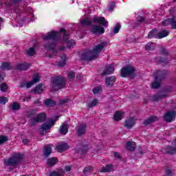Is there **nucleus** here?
I'll return each mask as SVG.
<instances>
[{
    "instance_id": "obj_1",
    "label": "nucleus",
    "mask_w": 176,
    "mask_h": 176,
    "mask_svg": "<svg viewBox=\"0 0 176 176\" xmlns=\"http://www.w3.org/2000/svg\"><path fill=\"white\" fill-rule=\"evenodd\" d=\"M104 46H107V43H101L100 44L96 46V47L92 50H85L82 53L80 54V57L82 60H87L91 61V60H94L98 57V54Z\"/></svg>"
},
{
    "instance_id": "obj_2",
    "label": "nucleus",
    "mask_w": 176,
    "mask_h": 176,
    "mask_svg": "<svg viewBox=\"0 0 176 176\" xmlns=\"http://www.w3.org/2000/svg\"><path fill=\"white\" fill-rule=\"evenodd\" d=\"M43 39L48 41V43L44 45L47 50H54L56 47V42L60 39V33L57 32H50L43 36Z\"/></svg>"
},
{
    "instance_id": "obj_3",
    "label": "nucleus",
    "mask_w": 176,
    "mask_h": 176,
    "mask_svg": "<svg viewBox=\"0 0 176 176\" xmlns=\"http://www.w3.org/2000/svg\"><path fill=\"white\" fill-rule=\"evenodd\" d=\"M65 86V78L61 76L52 78V85L50 89L52 91H57Z\"/></svg>"
},
{
    "instance_id": "obj_4",
    "label": "nucleus",
    "mask_w": 176,
    "mask_h": 176,
    "mask_svg": "<svg viewBox=\"0 0 176 176\" xmlns=\"http://www.w3.org/2000/svg\"><path fill=\"white\" fill-rule=\"evenodd\" d=\"M21 159H23V155L20 153H15L12 157L4 160V164L5 166H16L21 162Z\"/></svg>"
},
{
    "instance_id": "obj_5",
    "label": "nucleus",
    "mask_w": 176,
    "mask_h": 176,
    "mask_svg": "<svg viewBox=\"0 0 176 176\" xmlns=\"http://www.w3.org/2000/svg\"><path fill=\"white\" fill-rule=\"evenodd\" d=\"M169 32L167 30H162L161 32H157V30H153L148 33V38H156L157 39H162V38H166L168 36Z\"/></svg>"
},
{
    "instance_id": "obj_6",
    "label": "nucleus",
    "mask_w": 176,
    "mask_h": 176,
    "mask_svg": "<svg viewBox=\"0 0 176 176\" xmlns=\"http://www.w3.org/2000/svg\"><path fill=\"white\" fill-rule=\"evenodd\" d=\"M30 126H36V124H38V123L45 122V119H46V114L41 113H38L36 117H31V116H30Z\"/></svg>"
},
{
    "instance_id": "obj_7",
    "label": "nucleus",
    "mask_w": 176,
    "mask_h": 176,
    "mask_svg": "<svg viewBox=\"0 0 176 176\" xmlns=\"http://www.w3.org/2000/svg\"><path fill=\"white\" fill-rule=\"evenodd\" d=\"M135 71V69H134V67L131 65L126 66L121 69V76H122V78H126V76H133Z\"/></svg>"
},
{
    "instance_id": "obj_8",
    "label": "nucleus",
    "mask_w": 176,
    "mask_h": 176,
    "mask_svg": "<svg viewBox=\"0 0 176 176\" xmlns=\"http://www.w3.org/2000/svg\"><path fill=\"white\" fill-rule=\"evenodd\" d=\"M54 120H52L48 121L47 122L44 123L41 126V134H45L46 133V131L49 130L52 126L54 124Z\"/></svg>"
},
{
    "instance_id": "obj_9",
    "label": "nucleus",
    "mask_w": 176,
    "mask_h": 176,
    "mask_svg": "<svg viewBox=\"0 0 176 176\" xmlns=\"http://www.w3.org/2000/svg\"><path fill=\"white\" fill-rule=\"evenodd\" d=\"M176 112L175 111H168L164 116V120L165 122L170 123L175 119Z\"/></svg>"
},
{
    "instance_id": "obj_10",
    "label": "nucleus",
    "mask_w": 176,
    "mask_h": 176,
    "mask_svg": "<svg viewBox=\"0 0 176 176\" xmlns=\"http://www.w3.org/2000/svg\"><path fill=\"white\" fill-rule=\"evenodd\" d=\"M158 76H155V82H154L151 86L153 89H159L160 87V82H157L159 79H162V78H164L163 76V72L160 71L157 73Z\"/></svg>"
},
{
    "instance_id": "obj_11",
    "label": "nucleus",
    "mask_w": 176,
    "mask_h": 176,
    "mask_svg": "<svg viewBox=\"0 0 176 176\" xmlns=\"http://www.w3.org/2000/svg\"><path fill=\"white\" fill-rule=\"evenodd\" d=\"M40 78L41 77L39 76V74H35L33 76L32 80L25 83V87H27V89H30V87H31L33 85H35V83H38V82H39Z\"/></svg>"
},
{
    "instance_id": "obj_12",
    "label": "nucleus",
    "mask_w": 176,
    "mask_h": 176,
    "mask_svg": "<svg viewBox=\"0 0 176 176\" xmlns=\"http://www.w3.org/2000/svg\"><path fill=\"white\" fill-rule=\"evenodd\" d=\"M94 23H97L98 24H101L103 27H107L108 25V21L105 20V18L101 16H95L93 19Z\"/></svg>"
},
{
    "instance_id": "obj_13",
    "label": "nucleus",
    "mask_w": 176,
    "mask_h": 176,
    "mask_svg": "<svg viewBox=\"0 0 176 176\" xmlns=\"http://www.w3.org/2000/svg\"><path fill=\"white\" fill-rule=\"evenodd\" d=\"M91 32L95 34V35H98V34H104V28L100 25H92L91 28Z\"/></svg>"
},
{
    "instance_id": "obj_14",
    "label": "nucleus",
    "mask_w": 176,
    "mask_h": 176,
    "mask_svg": "<svg viewBox=\"0 0 176 176\" xmlns=\"http://www.w3.org/2000/svg\"><path fill=\"white\" fill-rule=\"evenodd\" d=\"M135 124V118H128L125 121L124 126L126 129H131V127H133V126H134Z\"/></svg>"
},
{
    "instance_id": "obj_15",
    "label": "nucleus",
    "mask_w": 176,
    "mask_h": 176,
    "mask_svg": "<svg viewBox=\"0 0 176 176\" xmlns=\"http://www.w3.org/2000/svg\"><path fill=\"white\" fill-rule=\"evenodd\" d=\"M115 71V67L112 65H108L106 66L104 71L102 74V76L105 75H111V74H113V72Z\"/></svg>"
},
{
    "instance_id": "obj_16",
    "label": "nucleus",
    "mask_w": 176,
    "mask_h": 176,
    "mask_svg": "<svg viewBox=\"0 0 176 176\" xmlns=\"http://www.w3.org/2000/svg\"><path fill=\"white\" fill-rule=\"evenodd\" d=\"M31 67L30 63H18L16 66V69H19L20 71H25V69H28Z\"/></svg>"
},
{
    "instance_id": "obj_17",
    "label": "nucleus",
    "mask_w": 176,
    "mask_h": 176,
    "mask_svg": "<svg viewBox=\"0 0 176 176\" xmlns=\"http://www.w3.org/2000/svg\"><path fill=\"white\" fill-rule=\"evenodd\" d=\"M162 152L163 153H165V154L173 155V153H176V149L171 146H167L165 148L162 149Z\"/></svg>"
},
{
    "instance_id": "obj_18",
    "label": "nucleus",
    "mask_w": 176,
    "mask_h": 176,
    "mask_svg": "<svg viewBox=\"0 0 176 176\" xmlns=\"http://www.w3.org/2000/svg\"><path fill=\"white\" fill-rule=\"evenodd\" d=\"M86 133V124H82L78 126H77V133L79 135H82V134H85Z\"/></svg>"
},
{
    "instance_id": "obj_19",
    "label": "nucleus",
    "mask_w": 176,
    "mask_h": 176,
    "mask_svg": "<svg viewBox=\"0 0 176 176\" xmlns=\"http://www.w3.org/2000/svg\"><path fill=\"white\" fill-rule=\"evenodd\" d=\"M60 61L58 63V65L59 67H64V65H65V63L67 61V60H68V58L67 57V56H65V54H61L60 56Z\"/></svg>"
},
{
    "instance_id": "obj_20",
    "label": "nucleus",
    "mask_w": 176,
    "mask_h": 176,
    "mask_svg": "<svg viewBox=\"0 0 176 176\" xmlns=\"http://www.w3.org/2000/svg\"><path fill=\"white\" fill-rule=\"evenodd\" d=\"M67 149H68V144L66 143L59 144L56 146V150L58 152H64V151H67Z\"/></svg>"
},
{
    "instance_id": "obj_21",
    "label": "nucleus",
    "mask_w": 176,
    "mask_h": 176,
    "mask_svg": "<svg viewBox=\"0 0 176 176\" xmlns=\"http://www.w3.org/2000/svg\"><path fill=\"white\" fill-rule=\"evenodd\" d=\"M157 120V116H151L144 121L145 126H149L151 123H153Z\"/></svg>"
},
{
    "instance_id": "obj_22",
    "label": "nucleus",
    "mask_w": 176,
    "mask_h": 176,
    "mask_svg": "<svg viewBox=\"0 0 176 176\" xmlns=\"http://www.w3.org/2000/svg\"><path fill=\"white\" fill-rule=\"evenodd\" d=\"M113 169L111 164H109L106 166H103L100 169V173H111V170Z\"/></svg>"
},
{
    "instance_id": "obj_23",
    "label": "nucleus",
    "mask_w": 176,
    "mask_h": 176,
    "mask_svg": "<svg viewBox=\"0 0 176 176\" xmlns=\"http://www.w3.org/2000/svg\"><path fill=\"white\" fill-rule=\"evenodd\" d=\"M43 90H45V85L43 84H40L34 89V93L35 94H41Z\"/></svg>"
},
{
    "instance_id": "obj_24",
    "label": "nucleus",
    "mask_w": 176,
    "mask_h": 176,
    "mask_svg": "<svg viewBox=\"0 0 176 176\" xmlns=\"http://www.w3.org/2000/svg\"><path fill=\"white\" fill-rule=\"evenodd\" d=\"M135 148H137V144H135V142H128L126 143V149H128V151H134Z\"/></svg>"
},
{
    "instance_id": "obj_25",
    "label": "nucleus",
    "mask_w": 176,
    "mask_h": 176,
    "mask_svg": "<svg viewBox=\"0 0 176 176\" xmlns=\"http://www.w3.org/2000/svg\"><path fill=\"white\" fill-rule=\"evenodd\" d=\"M60 133L63 135H65L68 133V125L67 124H63L60 127Z\"/></svg>"
},
{
    "instance_id": "obj_26",
    "label": "nucleus",
    "mask_w": 176,
    "mask_h": 176,
    "mask_svg": "<svg viewBox=\"0 0 176 176\" xmlns=\"http://www.w3.org/2000/svg\"><path fill=\"white\" fill-rule=\"evenodd\" d=\"M57 163V158L56 157H52L47 160V164L50 167H53L54 164Z\"/></svg>"
},
{
    "instance_id": "obj_27",
    "label": "nucleus",
    "mask_w": 176,
    "mask_h": 176,
    "mask_svg": "<svg viewBox=\"0 0 176 176\" xmlns=\"http://www.w3.org/2000/svg\"><path fill=\"white\" fill-rule=\"evenodd\" d=\"M116 82V78L113 76L106 78V85L107 86H113V83Z\"/></svg>"
},
{
    "instance_id": "obj_28",
    "label": "nucleus",
    "mask_w": 176,
    "mask_h": 176,
    "mask_svg": "<svg viewBox=\"0 0 176 176\" xmlns=\"http://www.w3.org/2000/svg\"><path fill=\"white\" fill-rule=\"evenodd\" d=\"M123 118V114L120 111H116L114 114V120L116 122H119V120H122Z\"/></svg>"
},
{
    "instance_id": "obj_29",
    "label": "nucleus",
    "mask_w": 176,
    "mask_h": 176,
    "mask_svg": "<svg viewBox=\"0 0 176 176\" xmlns=\"http://www.w3.org/2000/svg\"><path fill=\"white\" fill-rule=\"evenodd\" d=\"M50 176H64V171L62 169H59L57 172H52Z\"/></svg>"
},
{
    "instance_id": "obj_30",
    "label": "nucleus",
    "mask_w": 176,
    "mask_h": 176,
    "mask_svg": "<svg viewBox=\"0 0 176 176\" xmlns=\"http://www.w3.org/2000/svg\"><path fill=\"white\" fill-rule=\"evenodd\" d=\"M52 153V147L50 146L47 145L44 148V155L45 156H49Z\"/></svg>"
},
{
    "instance_id": "obj_31",
    "label": "nucleus",
    "mask_w": 176,
    "mask_h": 176,
    "mask_svg": "<svg viewBox=\"0 0 176 176\" xmlns=\"http://www.w3.org/2000/svg\"><path fill=\"white\" fill-rule=\"evenodd\" d=\"M146 50L149 52V50H153L155 49V44L152 43H148L145 46Z\"/></svg>"
},
{
    "instance_id": "obj_32",
    "label": "nucleus",
    "mask_w": 176,
    "mask_h": 176,
    "mask_svg": "<svg viewBox=\"0 0 176 176\" xmlns=\"http://www.w3.org/2000/svg\"><path fill=\"white\" fill-rule=\"evenodd\" d=\"M102 91V88L101 87H96L93 89V93L95 96L100 94Z\"/></svg>"
},
{
    "instance_id": "obj_33",
    "label": "nucleus",
    "mask_w": 176,
    "mask_h": 176,
    "mask_svg": "<svg viewBox=\"0 0 176 176\" xmlns=\"http://www.w3.org/2000/svg\"><path fill=\"white\" fill-rule=\"evenodd\" d=\"M98 104V100L94 99L91 102H89L87 105L88 108H93V107L97 106Z\"/></svg>"
},
{
    "instance_id": "obj_34",
    "label": "nucleus",
    "mask_w": 176,
    "mask_h": 176,
    "mask_svg": "<svg viewBox=\"0 0 176 176\" xmlns=\"http://www.w3.org/2000/svg\"><path fill=\"white\" fill-rule=\"evenodd\" d=\"M44 104L47 105V107H53V105H56V102L50 100V99H47L45 102Z\"/></svg>"
},
{
    "instance_id": "obj_35",
    "label": "nucleus",
    "mask_w": 176,
    "mask_h": 176,
    "mask_svg": "<svg viewBox=\"0 0 176 176\" xmlns=\"http://www.w3.org/2000/svg\"><path fill=\"white\" fill-rule=\"evenodd\" d=\"M60 32H63V41L67 42V40L69 39V34L65 33V29H61Z\"/></svg>"
},
{
    "instance_id": "obj_36",
    "label": "nucleus",
    "mask_w": 176,
    "mask_h": 176,
    "mask_svg": "<svg viewBox=\"0 0 176 176\" xmlns=\"http://www.w3.org/2000/svg\"><path fill=\"white\" fill-rule=\"evenodd\" d=\"M26 54L28 56H34L35 54V48L30 47L26 50Z\"/></svg>"
},
{
    "instance_id": "obj_37",
    "label": "nucleus",
    "mask_w": 176,
    "mask_h": 176,
    "mask_svg": "<svg viewBox=\"0 0 176 176\" xmlns=\"http://www.w3.org/2000/svg\"><path fill=\"white\" fill-rule=\"evenodd\" d=\"M1 68V69H7L8 71H9V69H10V65L9 64V63L4 62L2 63Z\"/></svg>"
},
{
    "instance_id": "obj_38",
    "label": "nucleus",
    "mask_w": 176,
    "mask_h": 176,
    "mask_svg": "<svg viewBox=\"0 0 176 176\" xmlns=\"http://www.w3.org/2000/svg\"><path fill=\"white\" fill-rule=\"evenodd\" d=\"M170 25L172 27V30H176V18L173 17L170 19Z\"/></svg>"
},
{
    "instance_id": "obj_39",
    "label": "nucleus",
    "mask_w": 176,
    "mask_h": 176,
    "mask_svg": "<svg viewBox=\"0 0 176 176\" xmlns=\"http://www.w3.org/2000/svg\"><path fill=\"white\" fill-rule=\"evenodd\" d=\"M75 45H76V43H75V41L74 40H70L67 42V46L69 49H72V47H74Z\"/></svg>"
},
{
    "instance_id": "obj_40",
    "label": "nucleus",
    "mask_w": 176,
    "mask_h": 176,
    "mask_svg": "<svg viewBox=\"0 0 176 176\" xmlns=\"http://www.w3.org/2000/svg\"><path fill=\"white\" fill-rule=\"evenodd\" d=\"M11 108L13 111H17L18 109H20V104L17 102H14L11 104Z\"/></svg>"
},
{
    "instance_id": "obj_41",
    "label": "nucleus",
    "mask_w": 176,
    "mask_h": 176,
    "mask_svg": "<svg viewBox=\"0 0 176 176\" xmlns=\"http://www.w3.org/2000/svg\"><path fill=\"white\" fill-rule=\"evenodd\" d=\"M82 25H90L91 24V21H90V19L89 18H87L82 21H81Z\"/></svg>"
},
{
    "instance_id": "obj_42",
    "label": "nucleus",
    "mask_w": 176,
    "mask_h": 176,
    "mask_svg": "<svg viewBox=\"0 0 176 176\" xmlns=\"http://www.w3.org/2000/svg\"><path fill=\"white\" fill-rule=\"evenodd\" d=\"M0 90L3 92L6 91V90H8V85L5 82L1 83L0 85Z\"/></svg>"
},
{
    "instance_id": "obj_43",
    "label": "nucleus",
    "mask_w": 176,
    "mask_h": 176,
    "mask_svg": "<svg viewBox=\"0 0 176 176\" xmlns=\"http://www.w3.org/2000/svg\"><path fill=\"white\" fill-rule=\"evenodd\" d=\"M8 101V98L5 96L0 97V104H1L2 105H5V104H6Z\"/></svg>"
},
{
    "instance_id": "obj_44",
    "label": "nucleus",
    "mask_w": 176,
    "mask_h": 176,
    "mask_svg": "<svg viewBox=\"0 0 176 176\" xmlns=\"http://www.w3.org/2000/svg\"><path fill=\"white\" fill-rule=\"evenodd\" d=\"M120 30V24L118 23L113 30V34H118Z\"/></svg>"
},
{
    "instance_id": "obj_45",
    "label": "nucleus",
    "mask_w": 176,
    "mask_h": 176,
    "mask_svg": "<svg viewBox=\"0 0 176 176\" xmlns=\"http://www.w3.org/2000/svg\"><path fill=\"white\" fill-rule=\"evenodd\" d=\"M170 24H171V19H168L162 21V25L167 26L170 25Z\"/></svg>"
},
{
    "instance_id": "obj_46",
    "label": "nucleus",
    "mask_w": 176,
    "mask_h": 176,
    "mask_svg": "<svg viewBox=\"0 0 176 176\" xmlns=\"http://www.w3.org/2000/svg\"><path fill=\"white\" fill-rule=\"evenodd\" d=\"M8 141V137L5 135L0 136V144H3V142H6Z\"/></svg>"
},
{
    "instance_id": "obj_47",
    "label": "nucleus",
    "mask_w": 176,
    "mask_h": 176,
    "mask_svg": "<svg viewBox=\"0 0 176 176\" xmlns=\"http://www.w3.org/2000/svg\"><path fill=\"white\" fill-rule=\"evenodd\" d=\"M91 171H93V168L91 166L86 167L84 169V174H86V173H91Z\"/></svg>"
},
{
    "instance_id": "obj_48",
    "label": "nucleus",
    "mask_w": 176,
    "mask_h": 176,
    "mask_svg": "<svg viewBox=\"0 0 176 176\" xmlns=\"http://www.w3.org/2000/svg\"><path fill=\"white\" fill-rule=\"evenodd\" d=\"M69 79H74L75 78V72H69L67 74Z\"/></svg>"
},
{
    "instance_id": "obj_49",
    "label": "nucleus",
    "mask_w": 176,
    "mask_h": 176,
    "mask_svg": "<svg viewBox=\"0 0 176 176\" xmlns=\"http://www.w3.org/2000/svg\"><path fill=\"white\" fill-rule=\"evenodd\" d=\"M68 101H69V98H65L63 100H60L59 101V104H67V102H68Z\"/></svg>"
},
{
    "instance_id": "obj_50",
    "label": "nucleus",
    "mask_w": 176,
    "mask_h": 176,
    "mask_svg": "<svg viewBox=\"0 0 176 176\" xmlns=\"http://www.w3.org/2000/svg\"><path fill=\"white\" fill-rule=\"evenodd\" d=\"M30 98H31V96H26L24 98H22L21 101H22V102H25V101H28L29 100H30Z\"/></svg>"
},
{
    "instance_id": "obj_51",
    "label": "nucleus",
    "mask_w": 176,
    "mask_h": 176,
    "mask_svg": "<svg viewBox=\"0 0 176 176\" xmlns=\"http://www.w3.org/2000/svg\"><path fill=\"white\" fill-rule=\"evenodd\" d=\"M166 173L168 175H173V172L171 171V169H170V168H167L166 170Z\"/></svg>"
},
{
    "instance_id": "obj_52",
    "label": "nucleus",
    "mask_w": 176,
    "mask_h": 176,
    "mask_svg": "<svg viewBox=\"0 0 176 176\" xmlns=\"http://www.w3.org/2000/svg\"><path fill=\"white\" fill-rule=\"evenodd\" d=\"M5 74L0 73V82H3V79H5Z\"/></svg>"
},
{
    "instance_id": "obj_53",
    "label": "nucleus",
    "mask_w": 176,
    "mask_h": 176,
    "mask_svg": "<svg viewBox=\"0 0 176 176\" xmlns=\"http://www.w3.org/2000/svg\"><path fill=\"white\" fill-rule=\"evenodd\" d=\"M166 97V95H162L160 96H158L157 98H156V96L154 97V101H157V100H160V98H164Z\"/></svg>"
},
{
    "instance_id": "obj_54",
    "label": "nucleus",
    "mask_w": 176,
    "mask_h": 176,
    "mask_svg": "<svg viewBox=\"0 0 176 176\" xmlns=\"http://www.w3.org/2000/svg\"><path fill=\"white\" fill-rule=\"evenodd\" d=\"M114 156L116 157V159H119L120 157V155L118 152L114 153Z\"/></svg>"
},
{
    "instance_id": "obj_55",
    "label": "nucleus",
    "mask_w": 176,
    "mask_h": 176,
    "mask_svg": "<svg viewBox=\"0 0 176 176\" xmlns=\"http://www.w3.org/2000/svg\"><path fill=\"white\" fill-rule=\"evenodd\" d=\"M65 171L67 173H69V171H71V166H66L65 167Z\"/></svg>"
},
{
    "instance_id": "obj_56",
    "label": "nucleus",
    "mask_w": 176,
    "mask_h": 176,
    "mask_svg": "<svg viewBox=\"0 0 176 176\" xmlns=\"http://www.w3.org/2000/svg\"><path fill=\"white\" fill-rule=\"evenodd\" d=\"M144 20H145V19H144V17H142V16H140L138 19V21H144Z\"/></svg>"
},
{
    "instance_id": "obj_57",
    "label": "nucleus",
    "mask_w": 176,
    "mask_h": 176,
    "mask_svg": "<svg viewBox=\"0 0 176 176\" xmlns=\"http://www.w3.org/2000/svg\"><path fill=\"white\" fill-rule=\"evenodd\" d=\"M28 142H29L28 139H23V143L25 144V145L26 144H28Z\"/></svg>"
},
{
    "instance_id": "obj_58",
    "label": "nucleus",
    "mask_w": 176,
    "mask_h": 176,
    "mask_svg": "<svg viewBox=\"0 0 176 176\" xmlns=\"http://www.w3.org/2000/svg\"><path fill=\"white\" fill-rule=\"evenodd\" d=\"M161 53L162 54H167V52H166V50L165 49H162V50H161Z\"/></svg>"
},
{
    "instance_id": "obj_59",
    "label": "nucleus",
    "mask_w": 176,
    "mask_h": 176,
    "mask_svg": "<svg viewBox=\"0 0 176 176\" xmlns=\"http://www.w3.org/2000/svg\"><path fill=\"white\" fill-rule=\"evenodd\" d=\"M10 2H13L14 3H16L17 2H19V1H21V0H10Z\"/></svg>"
},
{
    "instance_id": "obj_60",
    "label": "nucleus",
    "mask_w": 176,
    "mask_h": 176,
    "mask_svg": "<svg viewBox=\"0 0 176 176\" xmlns=\"http://www.w3.org/2000/svg\"><path fill=\"white\" fill-rule=\"evenodd\" d=\"M115 6V3H113L112 4V7H110L109 8V10H111V11H112L113 10V7Z\"/></svg>"
},
{
    "instance_id": "obj_61",
    "label": "nucleus",
    "mask_w": 176,
    "mask_h": 176,
    "mask_svg": "<svg viewBox=\"0 0 176 176\" xmlns=\"http://www.w3.org/2000/svg\"><path fill=\"white\" fill-rule=\"evenodd\" d=\"M64 49H65V47H60V50H64Z\"/></svg>"
},
{
    "instance_id": "obj_62",
    "label": "nucleus",
    "mask_w": 176,
    "mask_h": 176,
    "mask_svg": "<svg viewBox=\"0 0 176 176\" xmlns=\"http://www.w3.org/2000/svg\"><path fill=\"white\" fill-rule=\"evenodd\" d=\"M56 54H57V52H53V56H56Z\"/></svg>"
},
{
    "instance_id": "obj_63",
    "label": "nucleus",
    "mask_w": 176,
    "mask_h": 176,
    "mask_svg": "<svg viewBox=\"0 0 176 176\" xmlns=\"http://www.w3.org/2000/svg\"><path fill=\"white\" fill-rule=\"evenodd\" d=\"M87 150H85V151H82V153H85V152H86Z\"/></svg>"
},
{
    "instance_id": "obj_64",
    "label": "nucleus",
    "mask_w": 176,
    "mask_h": 176,
    "mask_svg": "<svg viewBox=\"0 0 176 176\" xmlns=\"http://www.w3.org/2000/svg\"><path fill=\"white\" fill-rule=\"evenodd\" d=\"M85 148H86V147H83V148H82V149H85Z\"/></svg>"
}]
</instances>
